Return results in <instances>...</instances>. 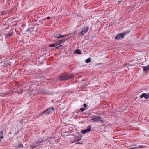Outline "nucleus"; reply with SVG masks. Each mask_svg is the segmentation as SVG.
Returning a JSON list of instances; mask_svg holds the SVG:
<instances>
[{
    "label": "nucleus",
    "mask_w": 149,
    "mask_h": 149,
    "mask_svg": "<svg viewBox=\"0 0 149 149\" xmlns=\"http://www.w3.org/2000/svg\"><path fill=\"white\" fill-rule=\"evenodd\" d=\"M74 76V75L72 74H62L59 76L58 79L60 81H66L69 79L72 78Z\"/></svg>",
    "instance_id": "nucleus-1"
},
{
    "label": "nucleus",
    "mask_w": 149,
    "mask_h": 149,
    "mask_svg": "<svg viewBox=\"0 0 149 149\" xmlns=\"http://www.w3.org/2000/svg\"><path fill=\"white\" fill-rule=\"evenodd\" d=\"M146 146L144 145H138V144H136L133 145L132 146H130L129 147V148L130 149H138L139 148H143L145 147Z\"/></svg>",
    "instance_id": "nucleus-2"
},
{
    "label": "nucleus",
    "mask_w": 149,
    "mask_h": 149,
    "mask_svg": "<svg viewBox=\"0 0 149 149\" xmlns=\"http://www.w3.org/2000/svg\"><path fill=\"white\" fill-rule=\"evenodd\" d=\"M88 29L89 27H85L83 28L81 32L79 33L78 36L82 37L88 31Z\"/></svg>",
    "instance_id": "nucleus-3"
},
{
    "label": "nucleus",
    "mask_w": 149,
    "mask_h": 149,
    "mask_svg": "<svg viewBox=\"0 0 149 149\" xmlns=\"http://www.w3.org/2000/svg\"><path fill=\"white\" fill-rule=\"evenodd\" d=\"M93 121L95 122H96L98 121H100L101 122H103V120L99 116H94V118L92 119Z\"/></svg>",
    "instance_id": "nucleus-4"
},
{
    "label": "nucleus",
    "mask_w": 149,
    "mask_h": 149,
    "mask_svg": "<svg viewBox=\"0 0 149 149\" xmlns=\"http://www.w3.org/2000/svg\"><path fill=\"white\" fill-rule=\"evenodd\" d=\"M43 141L44 140L43 139H39L36 142L33 144V148H35L36 146L39 145L40 143L43 142Z\"/></svg>",
    "instance_id": "nucleus-5"
},
{
    "label": "nucleus",
    "mask_w": 149,
    "mask_h": 149,
    "mask_svg": "<svg viewBox=\"0 0 149 149\" xmlns=\"http://www.w3.org/2000/svg\"><path fill=\"white\" fill-rule=\"evenodd\" d=\"M91 127L90 126L88 127L87 129H85L81 131V132L83 134H85V133L89 132L91 129Z\"/></svg>",
    "instance_id": "nucleus-6"
},
{
    "label": "nucleus",
    "mask_w": 149,
    "mask_h": 149,
    "mask_svg": "<svg viewBox=\"0 0 149 149\" xmlns=\"http://www.w3.org/2000/svg\"><path fill=\"white\" fill-rule=\"evenodd\" d=\"M69 34H67L65 35H62L59 33H56L54 34V36L56 38H61L63 37H65L68 36Z\"/></svg>",
    "instance_id": "nucleus-7"
},
{
    "label": "nucleus",
    "mask_w": 149,
    "mask_h": 149,
    "mask_svg": "<svg viewBox=\"0 0 149 149\" xmlns=\"http://www.w3.org/2000/svg\"><path fill=\"white\" fill-rule=\"evenodd\" d=\"M142 68L143 71L145 72L146 73H147L149 71V65L146 66H143Z\"/></svg>",
    "instance_id": "nucleus-8"
},
{
    "label": "nucleus",
    "mask_w": 149,
    "mask_h": 149,
    "mask_svg": "<svg viewBox=\"0 0 149 149\" xmlns=\"http://www.w3.org/2000/svg\"><path fill=\"white\" fill-rule=\"evenodd\" d=\"M140 98H142L144 97L146 99L149 98V95L148 94H147L146 93H144L142 94L140 96Z\"/></svg>",
    "instance_id": "nucleus-9"
},
{
    "label": "nucleus",
    "mask_w": 149,
    "mask_h": 149,
    "mask_svg": "<svg viewBox=\"0 0 149 149\" xmlns=\"http://www.w3.org/2000/svg\"><path fill=\"white\" fill-rule=\"evenodd\" d=\"M55 109L53 107L49 108L47 109V111H48V115L52 113L53 112H54Z\"/></svg>",
    "instance_id": "nucleus-10"
},
{
    "label": "nucleus",
    "mask_w": 149,
    "mask_h": 149,
    "mask_svg": "<svg viewBox=\"0 0 149 149\" xmlns=\"http://www.w3.org/2000/svg\"><path fill=\"white\" fill-rule=\"evenodd\" d=\"M124 38L122 33L119 34L116 36L115 38L117 40H119L120 39H122Z\"/></svg>",
    "instance_id": "nucleus-11"
},
{
    "label": "nucleus",
    "mask_w": 149,
    "mask_h": 149,
    "mask_svg": "<svg viewBox=\"0 0 149 149\" xmlns=\"http://www.w3.org/2000/svg\"><path fill=\"white\" fill-rule=\"evenodd\" d=\"M62 42H59L58 44H56L55 48L56 49H57L60 47L62 46Z\"/></svg>",
    "instance_id": "nucleus-12"
},
{
    "label": "nucleus",
    "mask_w": 149,
    "mask_h": 149,
    "mask_svg": "<svg viewBox=\"0 0 149 149\" xmlns=\"http://www.w3.org/2000/svg\"><path fill=\"white\" fill-rule=\"evenodd\" d=\"M3 133L2 131L0 132V142L1 141V139L3 138Z\"/></svg>",
    "instance_id": "nucleus-13"
},
{
    "label": "nucleus",
    "mask_w": 149,
    "mask_h": 149,
    "mask_svg": "<svg viewBox=\"0 0 149 149\" xmlns=\"http://www.w3.org/2000/svg\"><path fill=\"white\" fill-rule=\"evenodd\" d=\"M129 32L130 31H126L123 32L122 33V34L123 35V37H124L126 35L129 33Z\"/></svg>",
    "instance_id": "nucleus-14"
},
{
    "label": "nucleus",
    "mask_w": 149,
    "mask_h": 149,
    "mask_svg": "<svg viewBox=\"0 0 149 149\" xmlns=\"http://www.w3.org/2000/svg\"><path fill=\"white\" fill-rule=\"evenodd\" d=\"M40 93L42 94H46L48 93V91L47 90L45 91L43 89L42 91Z\"/></svg>",
    "instance_id": "nucleus-15"
},
{
    "label": "nucleus",
    "mask_w": 149,
    "mask_h": 149,
    "mask_svg": "<svg viewBox=\"0 0 149 149\" xmlns=\"http://www.w3.org/2000/svg\"><path fill=\"white\" fill-rule=\"evenodd\" d=\"M75 52L77 54H81V51L78 49L76 50Z\"/></svg>",
    "instance_id": "nucleus-16"
},
{
    "label": "nucleus",
    "mask_w": 149,
    "mask_h": 149,
    "mask_svg": "<svg viewBox=\"0 0 149 149\" xmlns=\"http://www.w3.org/2000/svg\"><path fill=\"white\" fill-rule=\"evenodd\" d=\"M23 147V145L22 144H20L15 149H17L18 148H22Z\"/></svg>",
    "instance_id": "nucleus-17"
},
{
    "label": "nucleus",
    "mask_w": 149,
    "mask_h": 149,
    "mask_svg": "<svg viewBox=\"0 0 149 149\" xmlns=\"http://www.w3.org/2000/svg\"><path fill=\"white\" fill-rule=\"evenodd\" d=\"M91 58H88L85 60V62L86 63H90L91 61Z\"/></svg>",
    "instance_id": "nucleus-18"
},
{
    "label": "nucleus",
    "mask_w": 149,
    "mask_h": 149,
    "mask_svg": "<svg viewBox=\"0 0 149 149\" xmlns=\"http://www.w3.org/2000/svg\"><path fill=\"white\" fill-rule=\"evenodd\" d=\"M8 92H6L4 93H1L0 94V96H3V95H8Z\"/></svg>",
    "instance_id": "nucleus-19"
},
{
    "label": "nucleus",
    "mask_w": 149,
    "mask_h": 149,
    "mask_svg": "<svg viewBox=\"0 0 149 149\" xmlns=\"http://www.w3.org/2000/svg\"><path fill=\"white\" fill-rule=\"evenodd\" d=\"M77 139H76L74 141L73 143H74L75 142L78 141H79L80 140H81V139H78V137H77Z\"/></svg>",
    "instance_id": "nucleus-20"
},
{
    "label": "nucleus",
    "mask_w": 149,
    "mask_h": 149,
    "mask_svg": "<svg viewBox=\"0 0 149 149\" xmlns=\"http://www.w3.org/2000/svg\"><path fill=\"white\" fill-rule=\"evenodd\" d=\"M48 111H47V109L45 111H44L43 113L42 114H45V115H47L48 114Z\"/></svg>",
    "instance_id": "nucleus-21"
},
{
    "label": "nucleus",
    "mask_w": 149,
    "mask_h": 149,
    "mask_svg": "<svg viewBox=\"0 0 149 149\" xmlns=\"http://www.w3.org/2000/svg\"><path fill=\"white\" fill-rule=\"evenodd\" d=\"M11 35H12L11 33L8 34L7 35H5V38H6L8 37H10Z\"/></svg>",
    "instance_id": "nucleus-22"
},
{
    "label": "nucleus",
    "mask_w": 149,
    "mask_h": 149,
    "mask_svg": "<svg viewBox=\"0 0 149 149\" xmlns=\"http://www.w3.org/2000/svg\"><path fill=\"white\" fill-rule=\"evenodd\" d=\"M56 44H51L49 46L51 47H55Z\"/></svg>",
    "instance_id": "nucleus-23"
},
{
    "label": "nucleus",
    "mask_w": 149,
    "mask_h": 149,
    "mask_svg": "<svg viewBox=\"0 0 149 149\" xmlns=\"http://www.w3.org/2000/svg\"><path fill=\"white\" fill-rule=\"evenodd\" d=\"M65 41H66V40L64 39V40H60L59 41H60V42H62L63 43Z\"/></svg>",
    "instance_id": "nucleus-24"
},
{
    "label": "nucleus",
    "mask_w": 149,
    "mask_h": 149,
    "mask_svg": "<svg viewBox=\"0 0 149 149\" xmlns=\"http://www.w3.org/2000/svg\"><path fill=\"white\" fill-rule=\"evenodd\" d=\"M85 109V108H80V110L82 112H83L84 111Z\"/></svg>",
    "instance_id": "nucleus-25"
},
{
    "label": "nucleus",
    "mask_w": 149,
    "mask_h": 149,
    "mask_svg": "<svg viewBox=\"0 0 149 149\" xmlns=\"http://www.w3.org/2000/svg\"><path fill=\"white\" fill-rule=\"evenodd\" d=\"M76 144H82V143H81V142H79L76 143Z\"/></svg>",
    "instance_id": "nucleus-26"
},
{
    "label": "nucleus",
    "mask_w": 149,
    "mask_h": 149,
    "mask_svg": "<svg viewBox=\"0 0 149 149\" xmlns=\"http://www.w3.org/2000/svg\"><path fill=\"white\" fill-rule=\"evenodd\" d=\"M84 106L86 107H87V105L86 104H84Z\"/></svg>",
    "instance_id": "nucleus-27"
},
{
    "label": "nucleus",
    "mask_w": 149,
    "mask_h": 149,
    "mask_svg": "<svg viewBox=\"0 0 149 149\" xmlns=\"http://www.w3.org/2000/svg\"><path fill=\"white\" fill-rule=\"evenodd\" d=\"M50 17H47V19H48V20H49V19H50Z\"/></svg>",
    "instance_id": "nucleus-28"
},
{
    "label": "nucleus",
    "mask_w": 149,
    "mask_h": 149,
    "mask_svg": "<svg viewBox=\"0 0 149 149\" xmlns=\"http://www.w3.org/2000/svg\"><path fill=\"white\" fill-rule=\"evenodd\" d=\"M1 15H3V14L4 13L3 12H1Z\"/></svg>",
    "instance_id": "nucleus-29"
},
{
    "label": "nucleus",
    "mask_w": 149,
    "mask_h": 149,
    "mask_svg": "<svg viewBox=\"0 0 149 149\" xmlns=\"http://www.w3.org/2000/svg\"><path fill=\"white\" fill-rule=\"evenodd\" d=\"M121 1H118V4H119V3H121Z\"/></svg>",
    "instance_id": "nucleus-30"
},
{
    "label": "nucleus",
    "mask_w": 149,
    "mask_h": 149,
    "mask_svg": "<svg viewBox=\"0 0 149 149\" xmlns=\"http://www.w3.org/2000/svg\"><path fill=\"white\" fill-rule=\"evenodd\" d=\"M42 116V114H40V116Z\"/></svg>",
    "instance_id": "nucleus-31"
},
{
    "label": "nucleus",
    "mask_w": 149,
    "mask_h": 149,
    "mask_svg": "<svg viewBox=\"0 0 149 149\" xmlns=\"http://www.w3.org/2000/svg\"><path fill=\"white\" fill-rule=\"evenodd\" d=\"M148 94L149 95V92L148 93Z\"/></svg>",
    "instance_id": "nucleus-32"
}]
</instances>
